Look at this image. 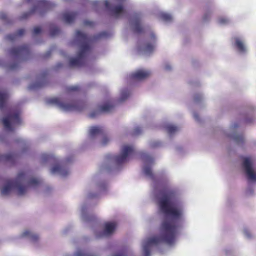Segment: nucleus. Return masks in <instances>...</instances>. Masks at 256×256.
<instances>
[{"instance_id": "obj_47", "label": "nucleus", "mask_w": 256, "mask_h": 256, "mask_svg": "<svg viewBox=\"0 0 256 256\" xmlns=\"http://www.w3.org/2000/svg\"><path fill=\"white\" fill-rule=\"evenodd\" d=\"M160 145V144L159 142H152L150 144V146L152 148H156Z\"/></svg>"}, {"instance_id": "obj_15", "label": "nucleus", "mask_w": 256, "mask_h": 256, "mask_svg": "<svg viewBox=\"0 0 256 256\" xmlns=\"http://www.w3.org/2000/svg\"><path fill=\"white\" fill-rule=\"evenodd\" d=\"M46 102L48 104L54 106L62 112H64V102L59 98L54 97L46 99Z\"/></svg>"}, {"instance_id": "obj_10", "label": "nucleus", "mask_w": 256, "mask_h": 256, "mask_svg": "<svg viewBox=\"0 0 256 256\" xmlns=\"http://www.w3.org/2000/svg\"><path fill=\"white\" fill-rule=\"evenodd\" d=\"M86 106L85 103L82 100H72L70 102H65V111H78L83 110Z\"/></svg>"}, {"instance_id": "obj_37", "label": "nucleus", "mask_w": 256, "mask_h": 256, "mask_svg": "<svg viewBox=\"0 0 256 256\" xmlns=\"http://www.w3.org/2000/svg\"><path fill=\"white\" fill-rule=\"evenodd\" d=\"M75 256H97L94 254H88L82 250H78L75 254Z\"/></svg>"}, {"instance_id": "obj_43", "label": "nucleus", "mask_w": 256, "mask_h": 256, "mask_svg": "<svg viewBox=\"0 0 256 256\" xmlns=\"http://www.w3.org/2000/svg\"><path fill=\"white\" fill-rule=\"evenodd\" d=\"M84 24L85 26L93 27L94 26V23L88 20H85L84 22Z\"/></svg>"}, {"instance_id": "obj_1", "label": "nucleus", "mask_w": 256, "mask_h": 256, "mask_svg": "<svg viewBox=\"0 0 256 256\" xmlns=\"http://www.w3.org/2000/svg\"><path fill=\"white\" fill-rule=\"evenodd\" d=\"M161 196L158 198V204L160 210L170 220L164 219L162 222L159 230L160 234L148 240L143 246L144 256H150V246L166 244L170 246L174 244L178 233L183 210L177 200V192L175 190H162Z\"/></svg>"}, {"instance_id": "obj_6", "label": "nucleus", "mask_w": 256, "mask_h": 256, "mask_svg": "<svg viewBox=\"0 0 256 256\" xmlns=\"http://www.w3.org/2000/svg\"><path fill=\"white\" fill-rule=\"evenodd\" d=\"M2 122L6 131L9 132L14 131L16 127L21 126L22 124L20 118V111L18 110L10 111L2 118Z\"/></svg>"}, {"instance_id": "obj_18", "label": "nucleus", "mask_w": 256, "mask_h": 256, "mask_svg": "<svg viewBox=\"0 0 256 256\" xmlns=\"http://www.w3.org/2000/svg\"><path fill=\"white\" fill-rule=\"evenodd\" d=\"M24 32L25 30L24 28H20L15 32L6 35L4 38L8 41L13 42L21 38L24 34Z\"/></svg>"}, {"instance_id": "obj_28", "label": "nucleus", "mask_w": 256, "mask_h": 256, "mask_svg": "<svg viewBox=\"0 0 256 256\" xmlns=\"http://www.w3.org/2000/svg\"><path fill=\"white\" fill-rule=\"evenodd\" d=\"M76 17L75 13H66L65 12V22L72 23L74 22Z\"/></svg>"}, {"instance_id": "obj_29", "label": "nucleus", "mask_w": 256, "mask_h": 256, "mask_svg": "<svg viewBox=\"0 0 256 256\" xmlns=\"http://www.w3.org/2000/svg\"><path fill=\"white\" fill-rule=\"evenodd\" d=\"M80 87L78 86H65V92L72 93L78 92L80 90Z\"/></svg>"}, {"instance_id": "obj_50", "label": "nucleus", "mask_w": 256, "mask_h": 256, "mask_svg": "<svg viewBox=\"0 0 256 256\" xmlns=\"http://www.w3.org/2000/svg\"><path fill=\"white\" fill-rule=\"evenodd\" d=\"M165 68L166 70H169L171 69V67L170 66L166 65V66H165Z\"/></svg>"}, {"instance_id": "obj_20", "label": "nucleus", "mask_w": 256, "mask_h": 256, "mask_svg": "<svg viewBox=\"0 0 256 256\" xmlns=\"http://www.w3.org/2000/svg\"><path fill=\"white\" fill-rule=\"evenodd\" d=\"M104 134V130L101 126H92L90 130V134L92 136H94L96 135H103Z\"/></svg>"}, {"instance_id": "obj_46", "label": "nucleus", "mask_w": 256, "mask_h": 256, "mask_svg": "<svg viewBox=\"0 0 256 256\" xmlns=\"http://www.w3.org/2000/svg\"><path fill=\"white\" fill-rule=\"evenodd\" d=\"M202 100V96L200 94H196L194 97V100L196 102H200Z\"/></svg>"}, {"instance_id": "obj_42", "label": "nucleus", "mask_w": 256, "mask_h": 256, "mask_svg": "<svg viewBox=\"0 0 256 256\" xmlns=\"http://www.w3.org/2000/svg\"><path fill=\"white\" fill-rule=\"evenodd\" d=\"M112 256H126V250L125 249H122L118 252L114 254Z\"/></svg>"}, {"instance_id": "obj_34", "label": "nucleus", "mask_w": 256, "mask_h": 256, "mask_svg": "<svg viewBox=\"0 0 256 256\" xmlns=\"http://www.w3.org/2000/svg\"><path fill=\"white\" fill-rule=\"evenodd\" d=\"M166 130L170 134H172L178 130V128L172 125H168L166 126Z\"/></svg>"}, {"instance_id": "obj_56", "label": "nucleus", "mask_w": 256, "mask_h": 256, "mask_svg": "<svg viewBox=\"0 0 256 256\" xmlns=\"http://www.w3.org/2000/svg\"><path fill=\"white\" fill-rule=\"evenodd\" d=\"M64 174H65V176L67 175V172H66V170H65V173H64Z\"/></svg>"}, {"instance_id": "obj_24", "label": "nucleus", "mask_w": 256, "mask_h": 256, "mask_svg": "<svg viewBox=\"0 0 256 256\" xmlns=\"http://www.w3.org/2000/svg\"><path fill=\"white\" fill-rule=\"evenodd\" d=\"M8 94L5 92L0 91V109L2 110L5 106Z\"/></svg>"}, {"instance_id": "obj_3", "label": "nucleus", "mask_w": 256, "mask_h": 256, "mask_svg": "<svg viewBox=\"0 0 256 256\" xmlns=\"http://www.w3.org/2000/svg\"><path fill=\"white\" fill-rule=\"evenodd\" d=\"M108 36V34L107 32H102L93 36H88L85 33L77 30L76 32V38L80 42L79 50L76 58L70 59V66L72 67H80L84 66L92 50L90 42L106 38Z\"/></svg>"}, {"instance_id": "obj_2", "label": "nucleus", "mask_w": 256, "mask_h": 256, "mask_svg": "<svg viewBox=\"0 0 256 256\" xmlns=\"http://www.w3.org/2000/svg\"><path fill=\"white\" fill-rule=\"evenodd\" d=\"M42 183V180L33 176L27 172H18L16 178L8 182L0 189V194L6 196L12 189L15 190L18 196L24 195L28 188H36Z\"/></svg>"}, {"instance_id": "obj_55", "label": "nucleus", "mask_w": 256, "mask_h": 256, "mask_svg": "<svg viewBox=\"0 0 256 256\" xmlns=\"http://www.w3.org/2000/svg\"><path fill=\"white\" fill-rule=\"evenodd\" d=\"M238 126L237 124H235V125H234V128H236V127H238Z\"/></svg>"}, {"instance_id": "obj_5", "label": "nucleus", "mask_w": 256, "mask_h": 256, "mask_svg": "<svg viewBox=\"0 0 256 256\" xmlns=\"http://www.w3.org/2000/svg\"><path fill=\"white\" fill-rule=\"evenodd\" d=\"M27 2L32 5L28 12H25L20 16V19L24 20L28 18L34 14H38L40 16L44 15L48 10L54 8L56 4L46 0H25Z\"/></svg>"}, {"instance_id": "obj_9", "label": "nucleus", "mask_w": 256, "mask_h": 256, "mask_svg": "<svg viewBox=\"0 0 256 256\" xmlns=\"http://www.w3.org/2000/svg\"><path fill=\"white\" fill-rule=\"evenodd\" d=\"M48 74V70L43 71L38 76L36 82L29 85L28 86V90H36L46 86L48 82L46 76Z\"/></svg>"}, {"instance_id": "obj_51", "label": "nucleus", "mask_w": 256, "mask_h": 256, "mask_svg": "<svg viewBox=\"0 0 256 256\" xmlns=\"http://www.w3.org/2000/svg\"><path fill=\"white\" fill-rule=\"evenodd\" d=\"M95 196H95L94 195H92V194H90V196H89V197H90V198H94V197H95Z\"/></svg>"}, {"instance_id": "obj_36", "label": "nucleus", "mask_w": 256, "mask_h": 256, "mask_svg": "<svg viewBox=\"0 0 256 256\" xmlns=\"http://www.w3.org/2000/svg\"><path fill=\"white\" fill-rule=\"evenodd\" d=\"M42 31V30L40 26L34 27L32 32V37L34 38L35 36L40 34Z\"/></svg>"}, {"instance_id": "obj_22", "label": "nucleus", "mask_w": 256, "mask_h": 256, "mask_svg": "<svg viewBox=\"0 0 256 256\" xmlns=\"http://www.w3.org/2000/svg\"><path fill=\"white\" fill-rule=\"evenodd\" d=\"M50 173L52 174H58L62 176L64 174L63 168L58 164L54 165L50 169Z\"/></svg>"}, {"instance_id": "obj_30", "label": "nucleus", "mask_w": 256, "mask_h": 256, "mask_svg": "<svg viewBox=\"0 0 256 256\" xmlns=\"http://www.w3.org/2000/svg\"><path fill=\"white\" fill-rule=\"evenodd\" d=\"M140 156L146 162L152 163L154 162V158L146 153L142 152Z\"/></svg>"}, {"instance_id": "obj_39", "label": "nucleus", "mask_w": 256, "mask_h": 256, "mask_svg": "<svg viewBox=\"0 0 256 256\" xmlns=\"http://www.w3.org/2000/svg\"><path fill=\"white\" fill-rule=\"evenodd\" d=\"M234 140L238 144H239L244 142V137L242 135L236 136L234 137Z\"/></svg>"}, {"instance_id": "obj_26", "label": "nucleus", "mask_w": 256, "mask_h": 256, "mask_svg": "<svg viewBox=\"0 0 256 256\" xmlns=\"http://www.w3.org/2000/svg\"><path fill=\"white\" fill-rule=\"evenodd\" d=\"M54 159V156L52 154H42L41 155V162L43 164L51 162Z\"/></svg>"}, {"instance_id": "obj_16", "label": "nucleus", "mask_w": 256, "mask_h": 256, "mask_svg": "<svg viewBox=\"0 0 256 256\" xmlns=\"http://www.w3.org/2000/svg\"><path fill=\"white\" fill-rule=\"evenodd\" d=\"M134 31L136 34L143 32V28L140 25V14L136 12L134 14Z\"/></svg>"}, {"instance_id": "obj_17", "label": "nucleus", "mask_w": 256, "mask_h": 256, "mask_svg": "<svg viewBox=\"0 0 256 256\" xmlns=\"http://www.w3.org/2000/svg\"><path fill=\"white\" fill-rule=\"evenodd\" d=\"M48 29L49 35L52 38L58 36L60 33V29L55 23L50 22L46 25Z\"/></svg>"}, {"instance_id": "obj_21", "label": "nucleus", "mask_w": 256, "mask_h": 256, "mask_svg": "<svg viewBox=\"0 0 256 256\" xmlns=\"http://www.w3.org/2000/svg\"><path fill=\"white\" fill-rule=\"evenodd\" d=\"M4 160L12 164H14L16 161V157L14 154L11 153L2 154L0 155V160Z\"/></svg>"}, {"instance_id": "obj_38", "label": "nucleus", "mask_w": 256, "mask_h": 256, "mask_svg": "<svg viewBox=\"0 0 256 256\" xmlns=\"http://www.w3.org/2000/svg\"><path fill=\"white\" fill-rule=\"evenodd\" d=\"M154 46L150 44H147L144 47V51L147 52H151L154 49Z\"/></svg>"}, {"instance_id": "obj_13", "label": "nucleus", "mask_w": 256, "mask_h": 256, "mask_svg": "<svg viewBox=\"0 0 256 256\" xmlns=\"http://www.w3.org/2000/svg\"><path fill=\"white\" fill-rule=\"evenodd\" d=\"M151 74L150 71L139 70L130 75V78L134 80H144L148 77Z\"/></svg>"}, {"instance_id": "obj_35", "label": "nucleus", "mask_w": 256, "mask_h": 256, "mask_svg": "<svg viewBox=\"0 0 256 256\" xmlns=\"http://www.w3.org/2000/svg\"><path fill=\"white\" fill-rule=\"evenodd\" d=\"M54 48H55L54 46H52L49 50H48L45 53H44L43 54L42 58H49Z\"/></svg>"}, {"instance_id": "obj_7", "label": "nucleus", "mask_w": 256, "mask_h": 256, "mask_svg": "<svg viewBox=\"0 0 256 256\" xmlns=\"http://www.w3.org/2000/svg\"><path fill=\"white\" fill-rule=\"evenodd\" d=\"M18 238L28 240L36 248H38L39 246L40 236L32 229L26 228L24 230L19 234Z\"/></svg>"}, {"instance_id": "obj_41", "label": "nucleus", "mask_w": 256, "mask_h": 256, "mask_svg": "<svg viewBox=\"0 0 256 256\" xmlns=\"http://www.w3.org/2000/svg\"><path fill=\"white\" fill-rule=\"evenodd\" d=\"M63 63L61 62H58L54 66V68L55 70H58L63 68Z\"/></svg>"}, {"instance_id": "obj_40", "label": "nucleus", "mask_w": 256, "mask_h": 256, "mask_svg": "<svg viewBox=\"0 0 256 256\" xmlns=\"http://www.w3.org/2000/svg\"><path fill=\"white\" fill-rule=\"evenodd\" d=\"M228 20L226 18L222 17L218 19V22L220 24H228Z\"/></svg>"}, {"instance_id": "obj_27", "label": "nucleus", "mask_w": 256, "mask_h": 256, "mask_svg": "<svg viewBox=\"0 0 256 256\" xmlns=\"http://www.w3.org/2000/svg\"><path fill=\"white\" fill-rule=\"evenodd\" d=\"M110 10L113 14L116 16H118L120 14L124 12V8L122 5L116 6L112 8Z\"/></svg>"}, {"instance_id": "obj_23", "label": "nucleus", "mask_w": 256, "mask_h": 256, "mask_svg": "<svg viewBox=\"0 0 256 256\" xmlns=\"http://www.w3.org/2000/svg\"><path fill=\"white\" fill-rule=\"evenodd\" d=\"M235 46L240 52L244 53L246 52V48L244 42L238 38H236Z\"/></svg>"}, {"instance_id": "obj_58", "label": "nucleus", "mask_w": 256, "mask_h": 256, "mask_svg": "<svg viewBox=\"0 0 256 256\" xmlns=\"http://www.w3.org/2000/svg\"><path fill=\"white\" fill-rule=\"evenodd\" d=\"M0 140H1L2 142L4 141V140L2 138H1V139H0Z\"/></svg>"}, {"instance_id": "obj_45", "label": "nucleus", "mask_w": 256, "mask_h": 256, "mask_svg": "<svg viewBox=\"0 0 256 256\" xmlns=\"http://www.w3.org/2000/svg\"><path fill=\"white\" fill-rule=\"evenodd\" d=\"M109 139L106 136H104L102 140V145H106L107 144V143L109 142Z\"/></svg>"}, {"instance_id": "obj_44", "label": "nucleus", "mask_w": 256, "mask_h": 256, "mask_svg": "<svg viewBox=\"0 0 256 256\" xmlns=\"http://www.w3.org/2000/svg\"><path fill=\"white\" fill-rule=\"evenodd\" d=\"M142 132V129L140 128V127H137L134 130V134H140Z\"/></svg>"}, {"instance_id": "obj_52", "label": "nucleus", "mask_w": 256, "mask_h": 256, "mask_svg": "<svg viewBox=\"0 0 256 256\" xmlns=\"http://www.w3.org/2000/svg\"><path fill=\"white\" fill-rule=\"evenodd\" d=\"M68 159L67 158L66 160L65 159V161H64V162H65V164H66V163H67L68 162Z\"/></svg>"}, {"instance_id": "obj_25", "label": "nucleus", "mask_w": 256, "mask_h": 256, "mask_svg": "<svg viewBox=\"0 0 256 256\" xmlns=\"http://www.w3.org/2000/svg\"><path fill=\"white\" fill-rule=\"evenodd\" d=\"M0 20H2L3 22L6 25L10 24L12 22V20L6 14L0 12Z\"/></svg>"}, {"instance_id": "obj_14", "label": "nucleus", "mask_w": 256, "mask_h": 256, "mask_svg": "<svg viewBox=\"0 0 256 256\" xmlns=\"http://www.w3.org/2000/svg\"><path fill=\"white\" fill-rule=\"evenodd\" d=\"M117 226L116 222H107L104 224V229L102 233L100 234V237L108 236L112 234Z\"/></svg>"}, {"instance_id": "obj_4", "label": "nucleus", "mask_w": 256, "mask_h": 256, "mask_svg": "<svg viewBox=\"0 0 256 256\" xmlns=\"http://www.w3.org/2000/svg\"><path fill=\"white\" fill-rule=\"evenodd\" d=\"M8 53L14 58V62L6 63L0 59V66L9 70H16L19 68L21 62L28 60L30 57L29 46L26 44L12 47L8 50Z\"/></svg>"}, {"instance_id": "obj_57", "label": "nucleus", "mask_w": 256, "mask_h": 256, "mask_svg": "<svg viewBox=\"0 0 256 256\" xmlns=\"http://www.w3.org/2000/svg\"><path fill=\"white\" fill-rule=\"evenodd\" d=\"M245 122H246V123L249 122L248 120H246Z\"/></svg>"}, {"instance_id": "obj_12", "label": "nucleus", "mask_w": 256, "mask_h": 256, "mask_svg": "<svg viewBox=\"0 0 256 256\" xmlns=\"http://www.w3.org/2000/svg\"><path fill=\"white\" fill-rule=\"evenodd\" d=\"M114 109V106L109 102L106 103L102 106H100L99 108V110H94L92 112L89 116L91 118H94L96 116H98L102 112H110L112 111Z\"/></svg>"}, {"instance_id": "obj_31", "label": "nucleus", "mask_w": 256, "mask_h": 256, "mask_svg": "<svg viewBox=\"0 0 256 256\" xmlns=\"http://www.w3.org/2000/svg\"><path fill=\"white\" fill-rule=\"evenodd\" d=\"M144 172L146 176L150 177L152 180L154 178V176L153 174L152 169L150 166H145L144 168Z\"/></svg>"}, {"instance_id": "obj_53", "label": "nucleus", "mask_w": 256, "mask_h": 256, "mask_svg": "<svg viewBox=\"0 0 256 256\" xmlns=\"http://www.w3.org/2000/svg\"><path fill=\"white\" fill-rule=\"evenodd\" d=\"M61 17H62V19H64V14H61Z\"/></svg>"}, {"instance_id": "obj_48", "label": "nucleus", "mask_w": 256, "mask_h": 256, "mask_svg": "<svg viewBox=\"0 0 256 256\" xmlns=\"http://www.w3.org/2000/svg\"><path fill=\"white\" fill-rule=\"evenodd\" d=\"M105 6H106V8H110V3L108 0H106L105 2Z\"/></svg>"}, {"instance_id": "obj_54", "label": "nucleus", "mask_w": 256, "mask_h": 256, "mask_svg": "<svg viewBox=\"0 0 256 256\" xmlns=\"http://www.w3.org/2000/svg\"><path fill=\"white\" fill-rule=\"evenodd\" d=\"M204 20H206L207 18H206V16H204Z\"/></svg>"}, {"instance_id": "obj_49", "label": "nucleus", "mask_w": 256, "mask_h": 256, "mask_svg": "<svg viewBox=\"0 0 256 256\" xmlns=\"http://www.w3.org/2000/svg\"><path fill=\"white\" fill-rule=\"evenodd\" d=\"M194 118H195L196 120H198V114H194Z\"/></svg>"}, {"instance_id": "obj_8", "label": "nucleus", "mask_w": 256, "mask_h": 256, "mask_svg": "<svg viewBox=\"0 0 256 256\" xmlns=\"http://www.w3.org/2000/svg\"><path fill=\"white\" fill-rule=\"evenodd\" d=\"M134 152L132 146L125 145L122 148L121 154L120 155L114 157V162L117 164H120L125 162L128 157L130 156Z\"/></svg>"}, {"instance_id": "obj_11", "label": "nucleus", "mask_w": 256, "mask_h": 256, "mask_svg": "<svg viewBox=\"0 0 256 256\" xmlns=\"http://www.w3.org/2000/svg\"><path fill=\"white\" fill-rule=\"evenodd\" d=\"M248 178L251 180H256V174L254 172L252 166V162L250 158H244L243 164Z\"/></svg>"}, {"instance_id": "obj_33", "label": "nucleus", "mask_w": 256, "mask_h": 256, "mask_svg": "<svg viewBox=\"0 0 256 256\" xmlns=\"http://www.w3.org/2000/svg\"><path fill=\"white\" fill-rule=\"evenodd\" d=\"M160 18L166 22H170L172 20V16L170 14L166 13H162L160 14Z\"/></svg>"}, {"instance_id": "obj_32", "label": "nucleus", "mask_w": 256, "mask_h": 256, "mask_svg": "<svg viewBox=\"0 0 256 256\" xmlns=\"http://www.w3.org/2000/svg\"><path fill=\"white\" fill-rule=\"evenodd\" d=\"M130 95L129 91L125 90L122 91L119 101L122 102L124 101Z\"/></svg>"}, {"instance_id": "obj_19", "label": "nucleus", "mask_w": 256, "mask_h": 256, "mask_svg": "<svg viewBox=\"0 0 256 256\" xmlns=\"http://www.w3.org/2000/svg\"><path fill=\"white\" fill-rule=\"evenodd\" d=\"M15 141L20 144V146L22 148V154L26 153L29 148V143L26 140L21 138L16 139Z\"/></svg>"}]
</instances>
